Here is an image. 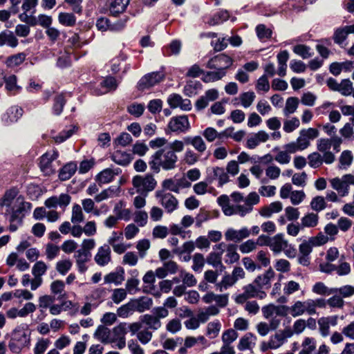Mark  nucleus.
Returning a JSON list of instances; mask_svg holds the SVG:
<instances>
[{"label": "nucleus", "mask_w": 354, "mask_h": 354, "mask_svg": "<svg viewBox=\"0 0 354 354\" xmlns=\"http://www.w3.org/2000/svg\"><path fill=\"white\" fill-rule=\"evenodd\" d=\"M168 128L173 132L184 133L189 131L191 126L187 115H179L171 118Z\"/></svg>", "instance_id": "9b49d317"}, {"label": "nucleus", "mask_w": 354, "mask_h": 354, "mask_svg": "<svg viewBox=\"0 0 354 354\" xmlns=\"http://www.w3.org/2000/svg\"><path fill=\"white\" fill-rule=\"evenodd\" d=\"M331 187L341 196H344L348 194L349 186L354 185V175L345 174L341 178L336 177L330 180Z\"/></svg>", "instance_id": "0eeeda50"}, {"label": "nucleus", "mask_w": 354, "mask_h": 354, "mask_svg": "<svg viewBox=\"0 0 354 354\" xmlns=\"http://www.w3.org/2000/svg\"><path fill=\"white\" fill-rule=\"evenodd\" d=\"M180 277L182 279L183 284L186 285V287L190 288L196 285L197 280L192 273L187 272L185 270H181L180 272Z\"/></svg>", "instance_id": "603ef678"}, {"label": "nucleus", "mask_w": 354, "mask_h": 354, "mask_svg": "<svg viewBox=\"0 0 354 354\" xmlns=\"http://www.w3.org/2000/svg\"><path fill=\"white\" fill-rule=\"evenodd\" d=\"M59 22L66 26H73L76 23V17L73 13L61 12L58 15Z\"/></svg>", "instance_id": "de8ad7c7"}, {"label": "nucleus", "mask_w": 354, "mask_h": 354, "mask_svg": "<svg viewBox=\"0 0 354 354\" xmlns=\"http://www.w3.org/2000/svg\"><path fill=\"white\" fill-rule=\"evenodd\" d=\"M129 3V0H113L111 2L109 6L110 15L113 17H117L120 14L124 12L127 6Z\"/></svg>", "instance_id": "cd10ccee"}, {"label": "nucleus", "mask_w": 354, "mask_h": 354, "mask_svg": "<svg viewBox=\"0 0 354 354\" xmlns=\"http://www.w3.org/2000/svg\"><path fill=\"white\" fill-rule=\"evenodd\" d=\"M265 174L268 180H275L279 178L281 170L275 165H270L265 169Z\"/></svg>", "instance_id": "8fccbe9b"}, {"label": "nucleus", "mask_w": 354, "mask_h": 354, "mask_svg": "<svg viewBox=\"0 0 354 354\" xmlns=\"http://www.w3.org/2000/svg\"><path fill=\"white\" fill-rule=\"evenodd\" d=\"M319 216L315 213H308L301 218V225L303 227H315L317 225Z\"/></svg>", "instance_id": "a19ab883"}, {"label": "nucleus", "mask_w": 354, "mask_h": 354, "mask_svg": "<svg viewBox=\"0 0 354 354\" xmlns=\"http://www.w3.org/2000/svg\"><path fill=\"white\" fill-rule=\"evenodd\" d=\"M207 180L209 183H212L214 180H217L218 186L222 187L230 181V177L226 171L223 167H214L207 169Z\"/></svg>", "instance_id": "1a4fd4ad"}, {"label": "nucleus", "mask_w": 354, "mask_h": 354, "mask_svg": "<svg viewBox=\"0 0 354 354\" xmlns=\"http://www.w3.org/2000/svg\"><path fill=\"white\" fill-rule=\"evenodd\" d=\"M1 205L6 209V214L10 215V221L21 223L24 212L31 208L30 203L26 202L24 197L17 196L15 189H10L4 194Z\"/></svg>", "instance_id": "f257e3e1"}, {"label": "nucleus", "mask_w": 354, "mask_h": 354, "mask_svg": "<svg viewBox=\"0 0 354 354\" xmlns=\"http://www.w3.org/2000/svg\"><path fill=\"white\" fill-rule=\"evenodd\" d=\"M338 317L336 315L322 317L317 320L319 332L322 337H326L330 334V327L337 324Z\"/></svg>", "instance_id": "dca6fc26"}, {"label": "nucleus", "mask_w": 354, "mask_h": 354, "mask_svg": "<svg viewBox=\"0 0 354 354\" xmlns=\"http://www.w3.org/2000/svg\"><path fill=\"white\" fill-rule=\"evenodd\" d=\"M50 344L48 339L39 338L34 347V354H43Z\"/></svg>", "instance_id": "0e129e2a"}, {"label": "nucleus", "mask_w": 354, "mask_h": 354, "mask_svg": "<svg viewBox=\"0 0 354 354\" xmlns=\"http://www.w3.org/2000/svg\"><path fill=\"white\" fill-rule=\"evenodd\" d=\"M96 264L101 267L107 266L111 261V250L107 244L100 246L94 256Z\"/></svg>", "instance_id": "ddd939ff"}, {"label": "nucleus", "mask_w": 354, "mask_h": 354, "mask_svg": "<svg viewBox=\"0 0 354 354\" xmlns=\"http://www.w3.org/2000/svg\"><path fill=\"white\" fill-rule=\"evenodd\" d=\"M84 220V215L83 214L82 207L78 204L73 205L72 207V213L71 221L73 224L82 223Z\"/></svg>", "instance_id": "09e8293b"}, {"label": "nucleus", "mask_w": 354, "mask_h": 354, "mask_svg": "<svg viewBox=\"0 0 354 354\" xmlns=\"http://www.w3.org/2000/svg\"><path fill=\"white\" fill-rule=\"evenodd\" d=\"M229 294L216 295L212 292L207 293L203 297V300L206 304L215 302L220 307H225L228 304Z\"/></svg>", "instance_id": "aec40b11"}, {"label": "nucleus", "mask_w": 354, "mask_h": 354, "mask_svg": "<svg viewBox=\"0 0 354 354\" xmlns=\"http://www.w3.org/2000/svg\"><path fill=\"white\" fill-rule=\"evenodd\" d=\"M71 196L67 194H62L59 196H53L47 198L44 205L48 208H55L57 206L66 207L71 202Z\"/></svg>", "instance_id": "6ab92c4d"}, {"label": "nucleus", "mask_w": 354, "mask_h": 354, "mask_svg": "<svg viewBox=\"0 0 354 354\" xmlns=\"http://www.w3.org/2000/svg\"><path fill=\"white\" fill-rule=\"evenodd\" d=\"M354 127L350 122H346L339 129V133L345 140H354Z\"/></svg>", "instance_id": "864d4df0"}, {"label": "nucleus", "mask_w": 354, "mask_h": 354, "mask_svg": "<svg viewBox=\"0 0 354 354\" xmlns=\"http://www.w3.org/2000/svg\"><path fill=\"white\" fill-rule=\"evenodd\" d=\"M118 86L116 80L113 77H107L100 83V88H96L95 93L97 95H103L109 91H114Z\"/></svg>", "instance_id": "393cba45"}, {"label": "nucleus", "mask_w": 354, "mask_h": 354, "mask_svg": "<svg viewBox=\"0 0 354 354\" xmlns=\"http://www.w3.org/2000/svg\"><path fill=\"white\" fill-rule=\"evenodd\" d=\"M91 257V254H87L77 250L76 251L74 254V258L79 272L84 273L88 270L86 263L90 261Z\"/></svg>", "instance_id": "4be33fe9"}, {"label": "nucleus", "mask_w": 354, "mask_h": 354, "mask_svg": "<svg viewBox=\"0 0 354 354\" xmlns=\"http://www.w3.org/2000/svg\"><path fill=\"white\" fill-rule=\"evenodd\" d=\"M72 265L70 259L61 260L57 262L56 270L59 274L64 275L71 269Z\"/></svg>", "instance_id": "774afa93"}, {"label": "nucleus", "mask_w": 354, "mask_h": 354, "mask_svg": "<svg viewBox=\"0 0 354 354\" xmlns=\"http://www.w3.org/2000/svg\"><path fill=\"white\" fill-rule=\"evenodd\" d=\"M94 337L103 344L114 342L110 337V330L104 326L100 325L94 333Z\"/></svg>", "instance_id": "f704fd0d"}, {"label": "nucleus", "mask_w": 354, "mask_h": 354, "mask_svg": "<svg viewBox=\"0 0 354 354\" xmlns=\"http://www.w3.org/2000/svg\"><path fill=\"white\" fill-rule=\"evenodd\" d=\"M22 115V109L17 106L8 109L3 115V120L7 122H14L18 120Z\"/></svg>", "instance_id": "e433bc0d"}, {"label": "nucleus", "mask_w": 354, "mask_h": 354, "mask_svg": "<svg viewBox=\"0 0 354 354\" xmlns=\"http://www.w3.org/2000/svg\"><path fill=\"white\" fill-rule=\"evenodd\" d=\"M240 255L237 252V245L233 243L227 244L226 246L225 262L227 264H232L237 262Z\"/></svg>", "instance_id": "473e14b6"}, {"label": "nucleus", "mask_w": 354, "mask_h": 354, "mask_svg": "<svg viewBox=\"0 0 354 354\" xmlns=\"http://www.w3.org/2000/svg\"><path fill=\"white\" fill-rule=\"evenodd\" d=\"M224 235L226 241L237 243L248 238L250 235V230L247 227H243L239 230L230 227L225 231Z\"/></svg>", "instance_id": "2eb2a0df"}, {"label": "nucleus", "mask_w": 354, "mask_h": 354, "mask_svg": "<svg viewBox=\"0 0 354 354\" xmlns=\"http://www.w3.org/2000/svg\"><path fill=\"white\" fill-rule=\"evenodd\" d=\"M221 329V324L218 320L209 322L207 326L206 335L211 339L216 338Z\"/></svg>", "instance_id": "49530a36"}, {"label": "nucleus", "mask_w": 354, "mask_h": 354, "mask_svg": "<svg viewBox=\"0 0 354 354\" xmlns=\"http://www.w3.org/2000/svg\"><path fill=\"white\" fill-rule=\"evenodd\" d=\"M178 156L167 147L156 151L151 157L149 164L150 168L159 172L160 168L164 170H172L176 168Z\"/></svg>", "instance_id": "7ed1b4c3"}, {"label": "nucleus", "mask_w": 354, "mask_h": 354, "mask_svg": "<svg viewBox=\"0 0 354 354\" xmlns=\"http://www.w3.org/2000/svg\"><path fill=\"white\" fill-rule=\"evenodd\" d=\"M283 209V205L280 201H274L270 205L261 207L259 214L265 218H270L274 213L280 212Z\"/></svg>", "instance_id": "bb28decb"}, {"label": "nucleus", "mask_w": 354, "mask_h": 354, "mask_svg": "<svg viewBox=\"0 0 354 354\" xmlns=\"http://www.w3.org/2000/svg\"><path fill=\"white\" fill-rule=\"evenodd\" d=\"M111 159L116 164L123 166L127 165L131 160L130 154L120 150L113 153Z\"/></svg>", "instance_id": "ea45409f"}, {"label": "nucleus", "mask_w": 354, "mask_h": 354, "mask_svg": "<svg viewBox=\"0 0 354 354\" xmlns=\"http://www.w3.org/2000/svg\"><path fill=\"white\" fill-rule=\"evenodd\" d=\"M119 169H111L109 168L105 169L100 171L96 176L95 180L100 185L106 184L111 182L115 176L118 175Z\"/></svg>", "instance_id": "5701e85b"}, {"label": "nucleus", "mask_w": 354, "mask_h": 354, "mask_svg": "<svg viewBox=\"0 0 354 354\" xmlns=\"http://www.w3.org/2000/svg\"><path fill=\"white\" fill-rule=\"evenodd\" d=\"M289 59V54L287 50H283L277 55L278 69L277 73L281 77L286 75L287 62Z\"/></svg>", "instance_id": "c9c22d12"}, {"label": "nucleus", "mask_w": 354, "mask_h": 354, "mask_svg": "<svg viewBox=\"0 0 354 354\" xmlns=\"http://www.w3.org/2000/svg\"><path fill=\"white\" fill-rule=\"evenodd\" d=\"M31 332L22 326H18L12 333L8 343L10 351L14 353H20L24 348L30 346Z\"/></svg>", "instance_id": "20e7f679"}, {"label": "nucleus", "mask_w": 354, "mask_h": 354, "mask_svg": "<svg viewBox=\"0 0 354 354\" xmlns=\"http://www.w3.org/2000/svg\"><path fill=\"white\" fill-rule=\"evenodd\" d=\"M135 311L142 313L149 310L153 305V301L151 298L141 297L138 299H133Z\"/></svg>", "instance_id": "4c0bfd02"}, {"label": "nucleus", "mask_w": 354, "mask_h": 354, "mask_svg": "<svg viewBox=\"0 0 354 354\" xmlns=\"http://www.w3.org/2000/svg\"><path fill=\"white\" fill-rule=\"evenodd\" d=\"M167 103L171 109L180 108L183 111H190L192 103L189 99H183L176 93L171 94L167 98Z\"/></svg>", "instance_id": "f3484780"}, {"label": "nucleus", "mask_w": 354, "mask_h": 354, "mask_svg": "<svg viewBox=\"0 0 354 354\" xmlns=\"http://www.w3.org/2000/svg\"><path fill=\"white\" fill-rule=\"evenodd\" d=\"M192 260V270L195 272L201 271L205 263V259L204 258V256L201 253H196L193 256Z\"/></svg>", "instance_id": "e2e57ef3"}, {"label": "nucleus", "mask_w": 354, "mask_h": 354, "mask_svg": "<svg viewBox=\"0 0 354 354\" xmlns=\"http://www.w3.org/2000/svg\"><path fill=\"white\" fill-rule=\"evenodd\" d=\"M299 105V100L295 97H290L286 100V105L283 109V114L286 116H288L290 114L294 113Z\"/></svg>", "instance_id": "a18cd8bd"}, {"label": "nucleus", "mask_w": 354, "mask_h": 354, "mask_svg": "<svg viewBox=\"0 0 354 354\" xmlns=\"http://www.w3.org/2000/svg\"><path fill=\"white\" fill-rule=\"evenodd\" d=\"M26 56L27 55L23 52L10 55L6 59L5 64L9 68H15L24 63Z\"/></svg>", "instance_id": "7c9ffc66"}, {"label": "nucleus", "mask_w": 354, "mask_h": 354, "mask_svg": "<svg viewBox=\"0 0 354 354\" xmlns=\"http://www.w3.org/2000/svg\"><path fill=\"white\" fill-rule=\"evenodd\" d=\"M134 311L133 303L131 300L127 304L120 306L117 310V314L120 317L126 318Z\"/></svg>", "instance_id": "13d9d810"}, {"label": "nucleus", "mask_w": 354, "mask_h": 354, "mask_svg": "<svg viewBox=\"0 0 354 354\" xmlns=\"http://www.w3.org/2000/svg\"><path fill=\"white\" fill-rule=\"evenodd\" d=\"M142 321L148 326L149 328L154 330L159 329L162 326L160 320L156 315H145L142 317Z\"/></svg>", "instance_id": "37998d69"}, {"label": "nucleus", "mask_w": 354, "mask_h": 354, "mask_svg": "<svg viewBox=\"0 0 354 354\" xmlns=\"http://www.w3.org/2000/svg\"><path fill=\"white\" fill-rule=\"evenodd\" d=\"M132 184L137 193L147 196L155 189L157 181L152 174H147L135 176L132 179Z\"/></svg>", "instance_id": "39448f33"}, {"label": "nucleus", "mask_w": 354, "mask_h": 354, "mask_svg": "<svg viewBox=\"0 0 354 354\" xmlns=\"http://www.w3.org/2000/svg\"><path fill=\"white\" fill-rule=\"evenodd\" d=\"M58 157L56 151H48L44 153L40 158V169L46 176H50L55 173V169L53 167L52 162Z\"/></svg>", "instance_id": "f8f14e48"}, {"label": "nucleus", "mask_w": 354, "mask_h": 354, "mask_svg": "<svg viewBox=\"0 0 354 354\" xmlns=\"http://www.w3.org/2000/svg\"><path fill=\"white\" fill-rule=\"evenodd\" d=\"M255 94L252 91H248L243 93L240 95L239 99L241 103V105L244 108H248L252 105L253 103L254 99H255Z\"/></svg>", "instance_id": "052dcab7"}, {"label": "nucleus", "mask_w": 354, "mask_h": 354, "mask_svg": "<svg viewBox=\"0 0 354 354\" xmlns=\"http://www.w3.org/2000/svg\"><path fill=\"white\" fill-rule=\"evenodd\" d=\"M185 142L186 144L192 145L200 153H203L207 149V145L200 136L186 137Z\"/></svg>", "instance_id": "b1692460"}, {"label": "nucleus", "mask_w": 354, "mask_h": 354, "mask_svg": "<svg viewBox=\"0 0 354 354\" xmlns=\"http://www.w3.org/2000/svg\"><path fill=\"white\" fill-rule=\"evenodd\" d=\"M238 337V333L234 329H228L223 332L222 335V342L224 344L232 345Z\"/></svg>", "instance_id": "680f3d73"}, {"label": "nucleus", "mask_w": 354, "mask_h": 354, "mask_svg": "<svg viewBox=\"0 0 354 354\" xmlns=\"http://www.w3.org/2000/svg\"><path fill=\"white\" fill-rule=\"evenodd\" d=\"M77 169L76 165L74 163H68L64 166L60 170L59 178L61 180H68L75 172Z\"/></svg>", "instance_id": "c03bdc74"}, {"label": "nucleus", "mask_w": 354, "mask_h": 354, "mask_svg": "<svg viewBox=\"0 0 354 354\" xmlns=\"http://www.w3.org/2000/svg\"><path fill=\"white\" fill-rule=\"evenodd\" d=\"M333 294H338L342 298L350 297L354 295V286L345 285L339 288H333Z\"/></svg>", "instance_id": "3c124183"}, {"label": "nucleus", "mask_w": 354, "mask_h": 354, "mask_svg": "<svg viewBox=\"0 0 354 354\" xmlns=\"http://www.w3.org/2000/svg\"><path fill=\"white\" fill-rule=\"evenodd\" d=\"M288 308L290 309V315L292 317H300L304 314L312 315L308 299L305 301L297 300Z\"/></svg>", "instance_id": "a211bd4d"}, {"label": "nucleus", "mask_w": 354, "mask_h": 354, "mask_svg": "<svg viewBox=\"0 0 354 354\" xmlns=\"http://www.w3.org/2000/svg\"><path fill=\"white\" fill-rule=\"evenodd\" d=\"M257 341V337L252 333H247L243 336L237 346L239 351L251 350L252 349Z\"/></svg>", "instance_id": "c756f323"}, {"label": "nucleus", "mask_w": 354, "mask_h": 354, "mask_svg": "<svg viewBox=\"0 0 354 354\" xmlns=\"http://www.w3.org/2000/svg\"><path fill=\"white\" fill-rule=\"evenodd\" d=\"M310 207L315 212H321L326 207V203L323 196L314 197L310 202Z\"/></svg>", "instance_id": "6e6d98bb"}, {"label": "nucleus", "mask_w": 354, "mask_h": 354, "mask_svg": "<svg viewBox=\"0 0 354 354\" xmlns=\"http://www.w3.org/2000/svg\"><path fill=\"white\" fill-rule=\"evenodd\" d=\"M274 277V272L272 268L268 269L264 274L258 276L254 281V283L259 288H262L270 284V281Z\"/></svg>", "instance_id": "72a5a7b5"}, {"label": "nucleus", "mask_w": 354, "mask_h": 354, "mask_svg": "<svg viewBox=\"0 0 354 354\" xmlns=\"http://www.w3.org/2000/svg\"><path fill=\"white\" fill-rule=\"evenodd\" d=\"M230 130V129H226L223 131L218 132L213 127H207L204 129L202 134L207 142H213L216 139H223L225 137V134Z\"/></svg>", "instance_id": "2f4dec72"}, {"label": "nucleus", "mask_w": 354, "mask_h": 354, "mask_svg": "<svg viewBox=\"0 0 354 354\" xmlns=\"http://www.w3.org/2000/svg\"><path fill=\"white\" fill-rule=\"evenodd\" d=\"M230 17V15L227 10H221L215 15L209 21L210 26L218 25L223 21H227Z\"/></svg>", "instance_id": "bf43d9fd"}, {"label": "nucleus", "mask_w": 354, "mask_h": 354, "mask_svg": "<svg viewBox=\"0 0 354 354\" xmlns=\"http://www.w3.org/2000/svg\"><path fill=\"white\" fill-rule=\"evenodd\" d=\"M47 265L41 261H37L32 268V274L34 277H41L47 271Z\"/></svg>", "instance_id": "69168bd1"}, {"label": "nucleus", "mask_w": 354, "mask_h": 354, "mask_svg": "<svg viewBox=\"0 0 354 354\" xmlns=\"http://www.w3.org/2000/svg\"><path fill=\"white\" fill-rule=\"evenodd\" d=\"M301 347L299 354H312L316 348V340L313 337H306L301 343Z\"/></svg>", "instance_id": "79ce46f5"}, {"label": "nucleus", "mask_w": 354, "mask_h": 354, "mask_svg": "<svg viewBox=\"0 0 354 354\" xmlns=\"http://www.w3.org/2000/svg\"><path fill=\"white\" fill-rule=\"evenodd\" d=\"M119 192V188L113 189L109 187L106 189L103 190L100 194H97L95 196V201L97 203H100L104 200H106L109 198L113 197L115 195H118L117 192Z\"/></svg>", "instance_id": "4d7b16f0"}, {"label": "nucleus", "mask_w": 354, "mask_h": 354, "mask_svg": "<svg viewBox=\"0 0 354 354\" xmlns=\"http://www.w3.org/2000/svg\"><path fill=\"white\" fill-rule=\"evenodd\" d=\"M106 283H114L120 285L124 280V270L122 268H118L114 272H111L104 276Z\"/></svg>", "instance_id": "a878e982"}, {"label": "nucleus", "mask_w": 354, "mask_h": 354, "mask_svg": "<svg viewBox=\"0 0 354 354\" xmlns=\"http://www.w3.org/2000/svg\"><path fill=\"white\" fill-rule=\"evenodd\" d=\"M155 196L168 213H171L177 209L178 201L171 194L165 193L164 190H158L155 193Z\"/></svg>", "instance_id": "6e6552de"}, {"label": "nucleus", "mask_w": 354, "mask_h": 354, "mask_svg": "<svg viewBox=\"0 0 354 354\" xmlns=\"http://www.w3.org/2000/svg\"><path fill=\"white\" fill-rule=\"evenodd\" d=\"M269 138V134L265 131H259L248 138L246 147L248 149H253L261 142H266L268 141Z\"/></svg>", "instance_id": "412c9836"}, {"label": "nucleus", "mask_w": 354, "mask_h": 354, "mask_svg": "<svg viewBox=\"0 0 354 354\" xmlns=\"http://www.w3.org/2000/svg\"><path fill=\"white\" fill-rule=\"evenodd\" d=\"M259 196L254 192H250L245 198L244 205H232L230 203V198L227 195H221L217 198V203L221 206L223 214L230 216L238 214L241 217L252 211V207L259 203Z\"/></svg>", "instance_id": "f03ea898"}, {"label": "nucleus", "mask_w": 354, "mask_h": 354, "mask_svg": "<svg viewBox=\"0 0 354 354\" xmlns=\"http://www.w3.org/2000/svg\"><path fill=\"white\" fill-rule=\"evenodd\" d=\"M293 52L301 57L303 59H308L312 56L310 48L303 44H299L294 46Z\"/></svg>", "instance_id": "338daca9"}, {"label": "nucleus", "mask_w": 354, "mask_h": 354, "mask_svg": "<svg viewBox=\"0 0 354 354\" xmlns=\"http://www.w3.org/2000/svg\"><path fill=\"white\" fill-rule=\"evenodd\" d=\"M18 44V39L13 32L6 30L0 32V46L6 45L10 48H16Z\"/></svg>", "instance_id": "c85d7f7f"}, {"label": "nucleus", "mask_w": 354, "mask_h": 354, "mask_svg": "<svg viewBox=\"0 0 354 354\" xmlns=\"http://www.w3.org/2000/svg\"><path fill=\"white\" fill-rule=\"evenodd\" d=\"M270 250L275 254L283 252L288 258H294L296 256V250L292 246L288 240L284 238L283 234H277L272 237Z\"/></svg>", "instance_id": "423d86ee"}, {"label": "nucleus", "mask_w": 354, "mask_h": 354, "mask_svg": "<svg viewBox=\"0 0 354 354\" xmlns=\"http://www.w3.org/2000/svg\"><path fill=\"white\" fill-rule=\"evenodd\" d=\"M236 283V281L230 274H225L222 277L221 280L218 283H216L215 286L217 290L222 292L233 286Z\"/></svg>", "instance_id": "58836bf2"}, {"label": "nucleus", "mask_w": 354, "mask_h": 354, "mask_svg": "<svg viewBox=\"0 0 354 354\" xmlns=\"http://www.w3.org/2000/svg\"><path fill=\"white\" fill-rule=\"evenodd\" d=\"M339 161L341 167H348L353 161V156L352 152L350 150L343 151L339 158Z\"/></svg>", "instance_id": "5fc2aeb1"}, {"label": "nucleus", "mask_w": 354, "mask_h": 354, "mask_svg": "<svg viewBox=\"0 0 354 354\" xmlns=\"http://www.w3.org/2000/svg\"><path fill=\"white\" fill-rule=\"evenodd\" d=\"M164 75L159 72L151 73L142 77L138 84L140 90L148 89L160 82Z\"/></svg>", "instance_id": "4468645a"}, {"label": "nucleus", "mask_w": 354, "mask_h": 354, "mask_svg": "<svg viewBox=\"0 0 354 354\" xmlns=\"http://www.w3.org/2000/svg\"><path fill=\"white\" fill-rule=\"evenodd\" d=\"M232 64L233 59L224 53H221L211 58L207 64V67L212 69L225 71Z\"/></svg>", "instance_id": "9d476101"}]
</instances>
